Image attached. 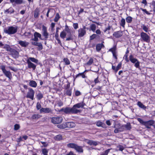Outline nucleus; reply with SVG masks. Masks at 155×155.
<instances>
[{
    "mask_svg": "<svg viewBox=\"0 0 155 155\" xmlns=\"http://www.w3.org/2000/svg\"><path fill=\"white\" fill-rule=\"evenodd\" d=\"M34 38L31 39V40L35 41L31 42V44L35 46H37L38 50L39 51H41L43 49V46L41 42H38L37 41H38V38H39L41 40H43V39L41 38V35L39 33L35 32L34 34Z\"/></svg>",
    "mask_w": 155,
    "mask_h": 155,
    "instance_id": "nucleus-1",
    "label": "nucleus"
},
{
    "mask_svg": "<svg viewBox=\"0 0 155 155\" xmlns=\"http://www.w3.org/2000/svg\"><path fill=\"white\" fill-rule=\"evenodd\" d=\"M84 105V104L83 102H81L73 105L71 108L72 114H77L81 112V110L79 109L80 108H83Z\"/></svg>",
    "mask_w": 155,
    "mask_h": 155,
    "instance_id": "nucleus-2",
    "label": "nucleus"
},
{
    "mask_svg": "<svg viewBox=\"0 0 155 155\" xmlns=\"http://www.w3.org/2000/svg\"><path fill=\"white\" fill-rule=\"evenodd\" d=\"M18 27L17 26H10L4 29V32L8 35L14 34L17 32Z\"/></svg>",
    "mask_w": 155,
    "mask_h": 155,
    "instance_id": "nucleus-3",
    "label": "nucleus"
},
{
    "mask_svg": "<svg viewBox=\"0 0 155 155\" xmlns=\"http://www.w3.org/2000/svg\"><path fill=\"white\" fill-rule=\"evenodd\" d=\"M0 68L5 75L7 77L9 78V79H11L12 78V74L10 71L6 70L5 66L3 65H2L0 67Z\"/></svg>",
    "mask_w": 155,
    "mask_h": 155,
    "instance_id": "nucleus-4",
    "label": "nucleus"
},
{
    "mask_svg": "<svg viewBox=\"0 0 155 155\" xmlns=\"http://www.w3.org/2000/svg\"><path fill=\"white\" fill-rule=\"evenodd\" d=\"M129 60L133 63H135L134 66L137 68H139L140 67V62L138 60L134 58L132 55H130L129 56Z\"/></svg>",
    "mask_w": 155,
    "mask_h": 155,
    "instance_id": "nucleus-5",
    "label": "nucleus"
},
{
    "mask_svg": "<svg viewBox=\"0 0 155 155\" xmlns=\"http://www.w3.org/2000/svg\"><path fill=\"white\" fill-rule=\"evenodd\" d=\"M63 119L61 117H54L51 119V122L54 124H58L61 123Z\"/></svg>",
    "mask_w": 155,
    "mask_h": 155,
    "instance_id": "nucleus-6",
    "label": "nucleus"
},
{
    "mask_svg": "<svg viewBox=\"0 0 155 155\" xmlns=\"http://www.w3.org/2000/svg\"><path fill=\"white\" fill-rule=\"evenodd\" d=\"M141 38L143 41L147 42H149L150 40V37L146 33L142 32L140 34Z\"/></svg>",
    "mask_w": 155,
    "mask_h": 155,
    "instance_id": "nucleus-7",
    "label": "nucleus"
},
{
    "mask_svg": "<svg viewBox=\"0 0 155 155\" xmlns=\"http://www.w3.org/2000/svg\"><path fill=\"white\" fill-rule=\"evenodd\" d=\"M28 89L29 91L27 93L26 97L33 100L35 94V91L31 88H29Z\"/></svg>",
    "mask_w": 155,
    "mask_h": 155,
    "instance_id": "nucleus-8",
    "label": "nucleus"
},
{
    "mask_svg": "<svg viewBox=\"0 0 155 155\" xmlns=\"http://www.w3.org/2000/svg\"><path fill=\"white\" fill-rule=\"evenodd\" d=\"M88 29V28L84 26L82 28H80L78 30V37H82L86 33V29Z\"/></svg>",
    "mask_w": 155,
    "mask_h": 155,
    "instance_id": "nucleus-9",
    "label": "nucleus"
},
{
    "mask_svg": "<svg viewBox=\"0 0 155 155\" xmlns=\"http://www.w3.org/2000/svg\"><path fill=\"white\" fill-rule=\"evenodd\" d=\"M10 52V55H11L14 58H16L19 57V52L15 49L12 48Z\"/></svg>",
    "mask_w": 155,
    "mask_h": 155,
    "instance_id": "nucleus-10",
    "label": "nucleus"
},
{
    "mask_svg": "<svg viewBox=\"0 0 155 155\" xmlns=\"http://www.w3.org/2000/svg\"><path fill=\"white\" fill-rule=\"evenodd\" d=\"M42 35L45 37V40H46L48 38L49 34L47 32V28L44 25L42 27Z\"/></svg>",
    "mask_w": 155,
    "mask_h": 155,
    "instance_id": "nucleus-11",
    "label": "nucleus"
},
{
    "mask_svg": "<svg viewBox=\"0 0 155 155\" xmlns=\"http://www.w3.org/2000/svg\"><path fill=\"white\" fill-rule=\"evenodd\" d=\"M117 125H115L114 127L116 128L114 130V132L115 133H120L124 131V127L123 125L121 126L119 125L118 128H117Z\"/></svg>",
    "mask_w": 155,
    "mask_h": 155,
    "instance_id": "nucleus-12",
    "label": "nucleus"
},
{
    "mask_svg": "<svg viewBox=\"0 0 155 155\" xmlns=\"http://www.w3.org/2000/svg\"><path fill=\"white\" fill-rule=\"evenodd\" d=\"M59 111H63L65 113L67 114H72L71 108L70 107L62 108L59 110Z\"/></svg>",
    "mask_w": 155,
    "mask_h": 155,
    "instance_id": "nucleus-13",
    "label": "nucleus"
},
{
    "mask_svg": "<svg viewBox=\"0 0 155 155\" xmlns=\"http://www.w3.org/2000/svg\"><path fill=\"white\" fill-rule=\"evenodd\" d=\"M86 143L90 145L96 146L100 143V142L92 140H86Z\"/></svg>",
    "mask_w": 155,
    "mask_h": 155,
    "instance_id": "nucleus-14",
    "label": "nucleus"
},
{
    "mask_svg": "<svg viewBox=\"0 0 155 155\" xmlns=\"http://www.w3.org/2000/svg\"><path fill=\"white\" fill-rule=\"evenodd\" d=\"M26 61L28 64V68L29 69L32 68L34 70H35L36 65L28 60H27Z\"/></svg>",
    "mask_w": 155,
    "mask_h": 155,
    "instance_id": "nucleus-15",
    "label": "nucleus"
},
{
    "mask_svg": "<svg viewBox=\"0 0 155 155\" xmlns=\"http://www.w3.org/2000/svg\"><path fill=\"white\" fill-rule=\"evenodd\" d=\"M155 121L153 120H150L149 121H145V125L147 128L150 129V126L153 125L155 123Z\"/></svg>",
    "mask_w": 155,
    "mask_h": 155,
    "instance_id": "nucleus-16",
    "label": "nucleus"
},
{
    "mask_svg": "<svg viewBox=\"0 0 155 155\" xmlns=\"http://www.w3.org/2000/svg\"><path fill=\"white\" fill-rule=\"evenodd\" d=\"M40 113L44 112L45 113H52V110L50 108H42L40 110Z\"/></svg>",
    "mask_w": 155,
    "mask_h": 155,
    "instance_id": "nucleus-17",
    "label": "nucleus"
},
{
    "mask_svg": "<svg viewBox=\"0 0 155 155\" xmlns=\"http://www.w3.org/2000/svg\"><path fill=\"white\" fill-rule=\"evenodd\" d=\"M18 43L22 47H26L29 45V43L26 41H19L18 42Z\"/></svg>",
    "mask_w": 155,
    "mask_h": 155,
    "instance_id": "nucleus-18",
    "label": "nucleus"
},
{
    "mask_svg": "<svg viewBox=\"0 0 155 155\" xmlns=\"http://www.w3.org/2000/svg\"><path fill=\"white\" fill-rule=\"evenodd\" d=\"M122 35V32L121 31L115 32L113 34V36L116 38H120Z\"/></svg>",
    "mask_w": 155,
    "mask_h": 155,
    "instance_id": "nucleus-19",
    "label": "nucleus"
},
{
    "mask_svg": "<svg viewBox=\"0 0 155 155\" xmlns=\"http://www.w3.org/2000/svg\"><path fill=\"white\" fill-rule=\"evenodd\" d=\"M66 128H73L75 126V124L73 122H66Z\"/></svg>",
    "mask_w": 155,
    "mask_h": 155,
    "instance_id": "nucleus-20",
    "label": "nucleus"
},
{
    "mask_svg": "<svg viewBox=\"0 0 155 155\" xmlns=\"http://www.w3.org/2000/svg\"><path fill=\"white\" fill-rule=\"evenodd\" d=\"M75 150L79 153H83V150L81 146L77 145Z\"/></svg>",
    "mask_w": 155,
    "mask_h": 155,
    "instance_id": "nucleus-21",
    "label": "nucleus"
},
{
    "mask_svg": "<svg viewBox=\"0 0 155 155\" xmlns=\"http://www.w3.org/2000/svg\"><path fill=\"white\" fill-rule=\"evenodd\" d=\"M29 85L32 87H37V84L35 81L31 80L30 81Z\"/></svg>",
    "mask_w": 155,
    "mask_h": 155,
    "instance_id": "nucleus-22",
    "label": "nucleus"
},
{
    "mask_svg": "<svg viewBox=\"0 0 155 155\" xmlns=\"http://www.w3.org/2000/svg\"><path fill=\"white\" fill-rule=\"evenodd\" d=\"M124 130L126 129L127 130H130L131 128V125L130 123H127L126 124L123 125Z\"/></svg>",
    "mask_w": 155,
    "mask_h": 155,
    "instance_id": "nucleus-23",
    "label": "nucleus"
},
{
    "mask_svg": "<svg viewBox=\"0 0 155 155\" xmlns=\"http://www.w3.org/2000/svg\"><path fill=\"white\" fill-rule=\"evenodd\" d=\"M27 60H28L31 62H33L36 63H38V60L37 59L32 57H29Z\"/></svg>",
    "mask_w": 155,
    "mask_h": 155,
    "instance_id": "nucleus-24",
    "label": "nucleus"
},
{
    "mask_svg": "<svg viewBox=\"0 0 155 155\" xmlns=\"http://www.w3.org/2000/svg\"><path fill=\"white\" fill-rule=\"evenodd\" d=\"M74 39L73 36L71 34V33H69L68 35H67V37L66 41H69L70 40H73Z\"/></svg>",
    "mask_w": 155,
    "mask_h": 155,
    "instance_id": "nucleus-25",
    "label": "nucleus"
},
{
    "mask_svg": "<svg viewBox=\"0 0 155 155\" xmlns=\"http://www.w3.org/2000/svg\"><path fill=\"white\" fill-rule=\"evenodd\" d=\"M96 125L98 127H104L105 124L102 122L100 121H98L96 122Z\"/></svg>",
    "mask_w": 155,
    "mask_h": 155,
    "instance_id": "nucleus-26",
    "label": "nucleus"
},
{
    "mask_svg": "<svg viewBox=\"0 0 155 155\" xmlns=\"http://www.w3.org/2000/svg\"><path fill=\"white\" fill-rule=\"evenodd\" d=\"M77 145V144L75 143H71L68 144L67 146L68 147L74 148L75 149Z\"/></svg>",
    "mask_w": 155,
    "mask_h": 155,
    "instance_id": "nucleus-27",
    "label": "nucleus"
},
{
    "mask_svg": "<svg viewBox=\"0 0 155 155\" xmlns=\"http://www.w3.org/2000/svg\"><path fill=\"white\" fill-rule=\"evenodd\" d=\"M39 10L38 8H36L35 11L34 17L35 18H38L39 14Z\"/></svg>",
    "mask_w": 155,
    "mask_h": 155,
    "instance_id": "nucleus-28",
    "label": "nucleus"
},
{
    "mask_svg": "<svg viewBox=\"0 0 155 155\" xmlns=\"http://www.w3.org/2000/svg\"><path fill=\"white\" fill-rule=\"evenodd\" d=\"M3 48L5 49L7 51H10L12 49L11 48L10 46L8 45L5 44L4 45V46L3 47Z\"/></svg>",
    "mask_w": 155,
    "mask_h": 155,
    "instance_id": "nucleus-29",
    "label": "nucleus"
},
{
    "mask_svg": "<svg viewBox=\"0 0 155 155\" xmlns=\"http://www.w3.org/2000/svg\"><path fill=\"white\" fill-rule=\"evenodd\" d=\"M120 24V25L123 28H124L125 24V20L124 18H122Z\"/></svg>",
    "mask_w": 155,
    "mask_h": 155,
    "instance_id": "nucleus-30",
    "label": "nucleus"
},
{
    "mask_svg": "<svg viewBox=\"0 0 155 155\" xmlns=\"http://www.w3.org/2000/svg\"><path fill=\"white\" fill-rule=\"evenodd\" d=\"M137 105L140 107L141 108L145 109L146 108V107L140 101H138L137 102Z\"/></svg>",
    "mask_w": 155,
    "mask_h": 155,
    "instance_id": "nucleus-31",
    "label": "nucleus"
},
{
    "mask_svg": "<svg viewBox=\"0 0 155 155\" xmlns=\"http://www.w3.org/2000/svg\"><path fill=\"white\" fill-rule=\"evenodd\" d=\"M117 45H114L113 47L110 49H109V51L111 52L112 53H114L117 52Z\"/></svg>",
    "mask_w": 155,
    "mask_h": 155,
    "instance_id": "nucleus-32",
    "label": "nucleus"
},
{
    "mask_svg": "<svg viewBox=\"0 0 155 155\" xmlns=\"http://www.w3.org/2000/svg\"><path fill=\"white\" fill-rule=\"evenodd\" d=\"M66 33L64 31H61L60 34V37L63 38L64 39L66 37Z\"/></svg>",
    "mask_w": 155,
    "mask_h": 155,
    "instance_id": "nucleus-33",
    "label": "nucleus"
},
{
    "mask_svg": "<svg viewBox=\"0 0 155 155\" xmlns=\"http://www.w3.org/2000/svg\"><path fill=\"white\" fill-rule=\"evenodd\" d=\"M14 11L12 8H9L5 11V13L7 12L8 13L12 14L13 13Z\"/></svg>",
    "mask_w": 155,
    "mask_h": 155,
    "instance_id": "nucleus-34",
    "label": "nucleus"
},
{
    "mask_svg": "<svg viewBox=\"0 0 155 155\" xmlns=\"http://www.w3.org/2000/svg\"><path fill=\"white\" fill-rule=\"evenodd\" d=\"M42 154L44 155H48V150L46 148H43L41 150Z\"/></svg>",
    "mask_w": 155,
    "mask_h": 155,
    "instance_id": "nucleus-35",
    "label": "nucleus"
},
{
    "mask_svg": "<svg viewBox=\"0 0 155 155\" xmlns=\"http://www.w3.org/2000/svg\"><path fill=\"white\" fill-rule=\"evenodd\" d=\"M79 76H81L83 78H85L87 77L84 74V72L79 73L76 76V78H77Z\"/></svg>",
    "mask_w": 155,
    "mask_h": 155,
    "instance_id": "nucleus-36",
    "label": "nucleus"
},
{
    "mask_svg": "<svg viewBox=\"0 0 155 155\" xmlns=\"http://www.w3.org/2000/svg\"><path fill=\"white\" fill-rule=\"evenodd\" d=\"M60 18V17L59 14L58 13H57L54 19V21L55 22H58Z\"/></svg>",
    "mask_w": 155,
    "mask_h": 155,
    "instance_id": "nucleus-37",
    "label": "nucleus"
},
{
    "mask_svg": "<svg viewBox=\"0 0 155 155\" xmlns=\"http://www.w3.org/2000/svg\"><path fill=\"white\" fill-rule=\"evenodd\" d=\"M66 123H63L60 125H58V128L61 129H64L66 128Z\"/></svg>",
    "mask_w": 155,
    "mask_h": 155,
    "instance_id": "nucleus-38",
    "label": "nucleus"
},
{
    "mask_svg": "<svg viewBox=\"0 0 155 155\" xmlns=\"http://www.w3.org/2000/svg\"><path fill=\"white\" fill-rule=\"evenodd\" d=\"M37 97L38 100H40L43 97V94L41 93L40 92L37 94Z\"/></svg>",
    "mask_w": 155,
    "mask_h": 155,
    "instance_id": "nucleus-39",
    "label": "nucleus"
},
{
    "mask_svg": "<svg viewBox=\"0 0 155 155\" xmlns=\"http://www.w3.org/2000/svg\"><path fill=\"white\" fill-rule=\"evenodd\" d=\"M90 28L92 31L94 32L96 29V26L94 24H92L91 25Z\"/></svg>",
    "mask_w": 155,
    "mask_h": 155,
    "instance_id": "nucleus-40",
    "label": "nucleus"
},
{
    "mask_svg": "<svg viewBox=\"0 0 155 155\" xmlns=\"http://www.w3.org/2000/svg\"><path fill=\"white\" fill-rule=\"evenodd\" d=\"M40 117V116L38 114H35L33 115L32 118L33 119H37Z\"/></svg>",
    "mask_w": 155,
    "mask_h": 155,
    "instance_id": "nucleus-41",
    "label": "nucleus"
},
{
    "mask_svg": "<svg viewBox=\"0 0 155 155\" xmlns=\"http://www.w3.org/2000/svg\"><path fill=\"white\" fill-rule=\"evenodd\" d=\"M132 18L130 16H128L127 17L126 20L127 22L128 23H130L132 21Z\"/></svg>",
    "mask_w": 155,
    "mask_h": 155,
    "instance_id": "nucleus-42",
    "label": "nucleus"
},
{
    "mask_svg": "<svg viewBox=\"0 0 155 155\" xmlns=\"http://www.w3.org/2000/svg\"><path fill=\"white\" fill-rule=\"evenodd\" d=\"M112 149H108L107 150H105L104 153H102L100 155H108V153L110 152V150H111Z\"/></svg>",
    "mask_w": 155,
    "mask_h": 155,
    "instance_id": "nucleus-43",
    "label": "nucleus"
},
{
    "mask_svg": "<svg viewBox=\"0 0 155 155\" xmlns=\"http://www.w3.org/2000/svg\"><path fill=\"white\" fill-rule=\"evenodd\" d=\"M93 59L92 58H90L89 61L87 62V64L88 65H91L93 62Z\"/></svg>",
    "mask_w": 155,
    "mask_h": 155,
    "instance_id": "nucleus-44",
    "label": "nucleus"
},
{
    "mask_svg": "<svg viewBox=\"0 0 155 155\" xmlns=\"http://www.w3.org/2000/svg\"><path fill=\"white\" fill-rule=\"evenodd\" d=\"M102 45L101 44H98L96 46V49L97 51H100L102 47Z\"/></svg>",
    "mask_w": 155,
    "mask_h": 155,
    "instance_id": "nucleus-45",
    "label": "nucleus"
},
{
    "mask_svg": "<svg viewBox=\"0 0 155 155\" xmlns=\"http://www.w3.org/2000/svg\"><path fill=\"white\" fill-rule=\"evenodd\" d=\"M64 30L65 31H66L68 33H71V30L69 28L68 26L67 25H66L65 26V28Z\"/></svg>",
    "mask_w": 155,
    "mask_h": 155,
    "instance_id": "nucleus-46",
    "label": "nucleus"
},
{
    "mask_svg": "<svg viewBox=\"0 0 155 155\" xmlns=\"http://www.w3.org/2000/svg\"><path fill=\"white\" fill-rule=\"evenodd\" d=\"M63 61L66 65H69L70 64V61L67 58H64L63 59Z\"/></svg>",
    "mask_w": 155,
    "mask_h": 155,
    "instance_id": "nucleus-47",
    "label": "nucleus"
},
{
    "mask_svg": "<svg viewBox=\"0 0 155 155\" xmlns=\"http://www.w3.org/2000/svg\"><path fill=\"white\" fill-rule=\"evenodd\" d=\"M122 66V64L121 62L119 63L117 66L116 67V72L118 71L121 69Z\"/></svg>",
    "mask_w": 155,
    "mask_h": 155,
    "instance_id": "nucleus-48",
    "label": "nucleus"
},
{
    "mask_svg": "<svg viewBox=\"0 0 155 155\" xmlns=\"http://www.w3.org/2000/svg\"><path fill=\"white\" fill-rule=\"evenodd\" d=\"M137 119L138 121L140 122V123H141L142 125H145V121H144L142 119L140 118H138Z\"/></svg>",
    "mask_w": 155,
    "mask_h": 155,
    "instance_id": "nucleus-49",
    "label": "nucleus"
},
{
    "mask_svg": "<svg viewBox=\"0 0 155 155\" xmlns=\"http://www.w3.org/2000/svg\"><path fill=\"white\" fill-rule=\"evenodd\" d=\"M117 148L120 151H122L124 149V147L122 145H119L117 147Z\"/></svg>",
    "mask_w": 155,
    "mask_h": 155,
    "instance_id": "nucleus-50",
    "label": "nucleus"
},
{
    "mask_svg": "<svg viewBox=\"0 0 155 155\" xmlns=\"http://www.w3.org/2000/svg\"><path fill=\"white\" fill-rule=\"evenodd\" d=\"M66 94L69 96H71V89H68L66 92Z\"/></svg>",
    "mask_w": 155,
    "mask_h": 155,
    "instance_id": "nucleus-51",
    "label": "nucleus"
},
{
    "mask_svg": "<svg viewBox=\"0 0 155 155\" xmlns=\"http://www.w3.org/2000/svg\"><path fill=\"white\" fill-rule=\"evenodd\" d=\"M142 28L145 32H148V29L146 26L143 25L142 26Z\"/></svg>",
    "mask_w": 155,
    "mask_h": 155,
    "instance_id": "nucleus-52",
    "label": "nucleus"
},
{
    "mask_svg": "<svg viewBox=\"0 0 155 155\" xmlns=\"http://www.w3.org/2000/svg\"><path fill=\"white\" fill-rule=\"evenodd\" d=\"M56 139L57 140H60L62 139V136L61 135H58L56 136Z\"/></svg>",
    "mask_w": 155,
    "mask_h": 155,
    "instance_id": "nucleus-53",
    "label": "nucleus"
},
{
    "mask_svg": "<svg viewBox=\"0 0 155 155\" xmlns=\"http://www.w3.org/2000/svg\"><path fill=\"white\" fill-rule=\"evenodd\" d=\"M97 35L95 34H93L90 36V40H92L97 37Z\"/></svg>",
    "mask_w": 155,
    "mask_h": 155,
    "instance_id": "nucleus-54",
    "label": "nucleus"
},
{
    "mask_svg": "<svg viewBox=\"0 0 155 155\" xmlns=\"http://www.w3.org/2000/svg\"><path fill=\"white\" fill-rule=\"evenodd\" d=\"M41 143L43 144V145L42 146H41V147H46L48 146V144L46 142H42V141H41Z\"/></svg>",
    "mask_w": 155,
    "mask_h": 155,
    "instance_id": "nucleus-55",
    "label": "nucleus"
},
{
    "mask_svg": "<svg viewBox=\"0 0 155 155\" xmlns=\"http://www.w3.org/2000/svg\"><path fill=\"white\" fill-rule=\"evenodd\" d=\"M23 3L22 0H15V3L17 4H21Z\"/></svg>",
    "mask_w": 155,
    "mask_h": 155,
    "instance_id": "nucleus-56",
    "label": "nucleus"
},
{
    "mask_svg": "<svg viewBox=\"0 0 155 155\" xmlns=\"http://www.w3.org/2000/svg\"><path fill=\"white\" fill-rule=\"evenodd\" d=\"M111 28V27L109 25L106 28H105V29L104 30V32H107V31H108V33H109V32L108 31H109L110 30Z\"/></svg>",
    "mask_w": 155,
    "mask_h": 155,
    "instance_id": "nucleus-57",
    "label": "nucleus"
},
{
    "mask_svg": "<svg viewBox=\"0 0 155 155\" xmlns=\"http://www.w3.org/2000/svg\"><path fill=\"white\" fill-rule=\"evenodd\" d=\"M36 108L37 110L40 109L41 108V105L38 102L37 104Z\"/></svg>",
    "mask_w": 155,
    "mask_h": 155,
    "instance_id": "nucleus-58",
    "label": "nucleus"
},
{
    "mask_svg": "<svg viewBox=\"0 0 155 155\" xmlns=\"http://www.w3.org/2000/svg\"><path fill=\"white\" fill-rule=\"evenodd\" d=\"M98 77H97L96 78L94 79V82L95 84H97L99 83L100 82V81L99 80Z\"/></svg>",
    "mask_w": 155,
    "mask_h": 155,
    "instance_id": "nucleus-59",
    "label": "nucleus"
},
{
    "mask_svg": "<svg viewBox=\"0 0 155 155\" xmlns=\"http://www.w3.org/2000/svg\"><path fill=\"white\" fill-rule=\"evenodd\" d=\"M20 125L18 124H15L14 126V130H17L20 128Z\"/></svg>",
    "mask_w": 155,
    "mask_h": 155,
    "instance_id": "nucleus-60",
    "label": "nucleus"
},
{
    "mask_svg": "<svg viewBox=\"0 0 155 155\" xmlns=\"http://www.w3.org/2000/svg\"><path fill=\"white\" fill-rule=\"evenodd\" d=\"M102 86H97L95 87L94 89L96 90H97L99 91H101V90Z\"/></svg>",
    "mask_w": 155,
    "mask_h": 155,
    "instance_id": "nucleus-61",
    "label": "nucleus"
},
{
    "mask_svg": "<svg viewBox=\"0 0 155 155\" xmlns=\"http://www.w3.org/2000/svg\"><path fill=\"white\" fill-rule=\"evenodd\" d=\"M9 68L11 70L15 72H16L17 71V69L16 68H15L14 67L12 66H9Z\"/></svg>",
    "mask_w": 155,
    "mask_h": 155,
    "instance_id": "nucleus-62",
    "label": "nucleus"
},
{
    "mask_svg": "<svg viewBox=\"0 0 155 155\" xmlns=\"http://www.w3.org/2000/svg\"><path fill=\"white\" fill-rule=\"evenodd\" d=\"M151 5L153 6V11L155 12V1H153L151 3Z\"/></svg>",
    "mask_w": 155,
    "mask_h": 155,
    "instance_id": "nucleus-63",
    "label": "nucleus"
},
{
    "mask_svg": "<svg viewBox=\"0 0 155 155\" xmlns=\"http://www.w3.org/2000/svg\"><path fill=\"white\" fill-rule=\"evenodd\" d=\"M73 26L74 29H76L78 27V24L77 23H74L73 24Z\"/></svg>",
    "mask_w": 155,
    "mask_h": 155,
    "instance_id": "nucleus-64",
    "label": "nucleus"
}]
</instances>
